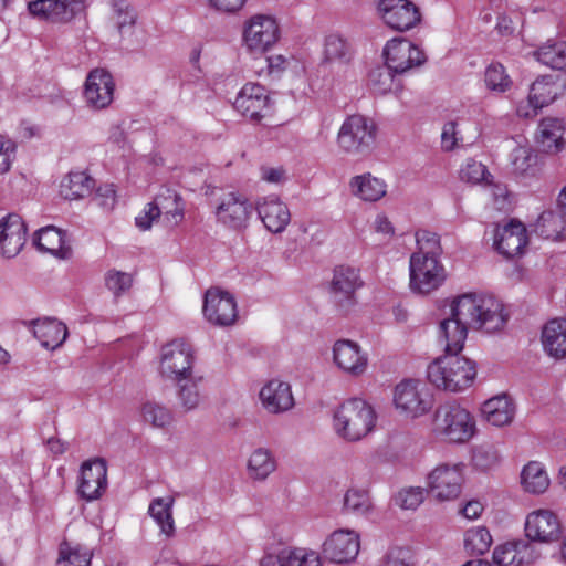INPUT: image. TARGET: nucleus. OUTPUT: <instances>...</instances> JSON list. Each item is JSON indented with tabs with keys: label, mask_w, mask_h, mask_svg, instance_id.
Wrapping results in <instances>:
<instances>
[{
	"label": "nucleus",
	"mask_w": 566,
	"mask_h": 566,
	"mask_svg": "<svg viewBox=\"0 0 566 566\" xmlns=\"http://www.w3.org/2000/svg\"><path fill=\"white\" fill-rule=\"evenodd\" d=\"M376 419V412L368 402L353 398L336 408L333 416V426L337 436L344 440L355 442L374 430Z\"/></svg>",
	"instance_id": "7ed1b4c3"
},
{
	"label": "nucleus",
	"mask_w": 566,
	"mask_h": 566,
	"mask_svg": "<svg viewBox=\"0 0 566 566\" xmlns=\"http://www.w3.org/2000/svg\"><path fill=\"white\" fill-rule=\"evenodd\" d=\"M33 335L46 349H55L61 346L67 336L66 326L55 318H43L31 322Z\"/></svg>",
	"instance_id": "c756f323"
},
{
	"label": "nucleus",
	"mask_w": 566,
	"mask_h": 566,
	"mask_svg": "<svg viewBox=\"0 0 566 566\" xmlns=\"http://www.w3.org/2000/svg\"><path fill=\"white\" fill-rule=\"evenodd\" d=\"M565 133L564 123L559 118H543L537 129V142L546 151H557L560 149L563 136Z\"/></svg>",
	"instance_id": "72a5a7b5"
},
{
	"label": "nucleus",
	"mask_w": 566,
	"mask_h": 566,
	"mask_svg": "<svg viewBox=\"0 0 566 566\" xmlns=\"http://www.w3.org/2000/svg\"><path fill=\"white\" fill-rule=\"evenodd\" d=\"M452 313L462 317L471 329L492 334L502 331L509 321L503 302L488 293H464L452 302Z\"/></svg>",
	"instance_id": "f257e3e1"
},
{
	"label": "nucleus",
	"mask_w": 566,
	"mask_h": 566,
	"mask_svg": "<svg viewBox=\"0 0 566 566\" xmlns=\"http://www.w3.org/2000/svg\"><path fill=\"white\" fill-rule=\"evenodd\" d=\"M105 284L116 296L128 291L133 284V276L129 273L109 270L105 275Z\"/></svg>",
	"instance_id": "4d7b16f0"
},
{
	"label": "nucleus",
	"mask_w": 566,
	"mask_h": 566,
	"mask_svg": "<svg viewBox=\"0 0 566 566\" xmlns=\"http://www.w3.org/2000/svg\"><path fill=\"white\" fill-rule=\"evenodd\" d=\"M140 415L145 423L156 429H166L175 420L172 410L155 400L144 402L140 407Z\"/></svg>",
	"instance_id": "a19ab883"
},
{
	"label": "nucleus",
	"mask_w": 566,
	"mask_h": 566,
	"mask_svg": "<svg viewBox=\"0 0 566 566\" xmlns=\"http://www.w3.org/2000/svg\"><path fill=\"white\" fill-rule=\"evenodd\" d=\"M462 463H440L427 476L428 490L440 502L455 500L464 482Z\"/></svg>",
	"instance_id": "6e6552de"
},
{
	"label": "nucleus",
	"mask_w": 566,
	"mask_h": 566,
	"mask_svg": "<svg viewBox=\"0 0 566 566\" xmlns=\"http://www.w3.org/2000/svg\"><path fill=\"white\" fill-rule=\"evenodd\" d=\"M175 500L171 496L154 499L148 507L149 515L160 527V532L167 537L175 535V522L172 517V506Z\"/></svg>",
	"instance_id": "e433bc0d"
},
{
	"label": "nucleus",
	"mask_w": 566,
	"mask_h": 566,
	"mask_svg": "<svg viewBox=\"0 0 566 566\" xmlns=\"http://www.w3.org/2000/svg\"><path fill=\"white\" fill-rule=\"evenodd\" d=\"M363 286L359 270L353 266L340 265L334 270L331 292L334 302L343 311H348L355 303V293Z\"/></svg>",
	"instance_id": "4468645a"
},
{
	"label": "nucleus",
	"mask_w": 566,
	"mask_h": 566,
	"mask_svg": "<svg viewBox=\"0 0 566 566\" xmlns=\"http://www.w3.org/2000/svg\"><path fill=\"white\" fill-rule=\"evenodd\" d=\"M261 179L270 184H280L285 179L283 167L262 166L260 168Z\"/></svg>",
	"instance_id": "774afa93"
},
{
	"label": "nucleus",
	"mask_w": 566,
	"mask_h": 566,
	"mask_svg": "<svg viewBox=\"0 0 566 566\" xmlns=\"http://www.w3.org/2000/svg\"><path fill=\"white\" fill-rule=\"evenodd\" d=\"M107 488V465L104 459L97 458L85 461L81 465L78 494L86 501L102 496Z\"/></svg>",
	"instance_id": "a211bd4d"
},
{
	"label": "nucleus",
	"mask_w": 566,
	"mask_h": 566,
	"mask_svg": "<svg viewBox=\"0 0 566 566\" xmlns=\"http://www.w3.org/2000/svg\"><path fill=\"white\" fill-rule=\"evenodd\" d=\"M491 175L488 172L486 167L475 159L469 158L461 166L459 177L462 181L478 185L488 181Z\"/></svg>",
	"instance_id": "5fc2aeb1"
},
{
	"label": "nucleus",
	"mask_w": 566,
	"mask_h": 566,
	"mask_svg": "<svg viewBox=\"0 0 566 566\" xmlns=\"http://www.w3.org/2000/svg\"><path fill=\"white\" fill-rule=\"evenodd\" d=\"M281 39V28L275 17L256 13L242 23L241 44L245 52L262 55Z\"/></svg>",
	"instance_id": "423d86ee"
},
{
	"label": "nucleus",
	"mask_w": 566,
	"mask_h": 566,
	"mask_svg": "<svg viewBox=\"0 0 566 566\" xmlns=\"http://www.w3.org/2000/svg\"><path fill=\"white\" fill-rule=\"evenodd\" d=\"M343 509L347 513L366 516L371 513L374 505L369 491L360 488H349L344 494Z\"/></svg>",
	"instance_id": "c03bdc74"
},
{
	"label": "nucleus",
	"mask_w": 566,
	"mask_h": 566,
	"mask_svg": "<svg viewBox=\"0 0 566 566\" xmlns=\"http://www.w3.org/2000/svg\"><path fill=\"white\" fill-rule=\"evenodd\" d=\"M91 557L88 549H84L80 545L71 546L65 542L60 548L57 566H90Z\"/></svg>",
	"instance_id": "09e8293b"
},
{
	"label": "nucleus",
	"mask_w": 566,
	"mask_h": 566,
	"mask_svg": "<svg viewBox=\"0 0 566 566\" xmlns=\"http://www.w3.org/2000/svg\"><path fill=\"white\" fill-rule=\"evenodd\" d=\"M386 65L396 74H403L426 62L424 53L407 39L396 38L384 49Z\"/></svg>",
	"instance_id": "9b49d317"
},
{
	"label": "nucleus",
	"mask_w": 566,
	"mask_h": 566,
	"mask_svg": "<svg viewBox=\"0 0 566 566\" xmlns=\"http://www.w3.org/2000/svg\"><path fill=\"white\" fill-rule=\"evenodd\" d=\"M544 350L552 357H566V318H553L542 329Z\"/></svg>",
	"instance_id": "c85d7f7f"
},
{
	"label": "nucleus",
	"mask_w": 566,
	"mask_h": 566,
	"mask_svg": "<svg viewBox=\"0 0 566 566\" xmlns=\"http://www.w3.org/2000/svg\"><path fill=\"white\" fill-rule=\"evenodd\" d=\"M527 244L526 228L517 220L496 230L494 238L495 249L507 259L518 256Z\"/></svg>",
	"instance_id": "b1692460"
},
{
	"label": "nucleus",
	"mask_w": 566,
	"mask_h": 566,
	"mask_svg": "<svg viewBox=\"0 0 566 566\" xmlns=\"http://www.w3.org/2000/svg\"><path fill=\"white\" fill-rule=\"evenodd\" d=\"M33 242L40 251L59 258H65L69 252V249L65 247L64 234L53 226L38 230Z\"/></svg>",
	"instance_id": "c9c22d12"
},
{
	"label": "nucleus",
	"mask_w": 566,
	"mask_h": 566,
	"mask_svg": "<svg viewBox=\"0 0 566 566\" xmlns=\"http://www.w3.org/2000/svg\"><path fill=\"white\" fill-rule=\"evenodd\" d=\"M395 75L396 73L386 64L378 65L369 72L368 84L375 93L384 95L400 87Z\"/></svg>",
	"instance_id": "a18cd8bd"
},
{
	"label": "nucleus",
	"mask_w": 566,
	"mask_h": 566,
	"mask_svg": "<svg viewBox=\"0 0 566 566\" xmlns=\"http://www.w3.org/2000/svg\"><path fill=\"white\" fill-rule=\"evenodd\" d=\"M116 15V27L123 39H128L129 42H133L132 36L135 33V23L137 20V14L134 9H118Z\"/></svg>",
	"instance_id": "13d9d810"
},
{
	"label": "nucleus",
	"mask_w": 566,
	"mask_h": 566,
	"mask_svg": "<svg viewBox=\"0 0 566 566\" xmlns=\"http://www.w3.org/2000/svg\"><path fill=\"white\" fill-rule=\"evenodd\" d=\"M349 190L353 196L360 200L376 202L386 195L387 185L370 172H366L350 178Z\"/></svg>",
	"instance_id": "7c9ffc66"
},
{
	"label": "nucleus",
	"mask_w": 566,
	"mask_h": 566,
	"mask_svg": "<svg viewBox=\"0 0 566 566\" xmlns=\"http://www.w3.org/2000/svg\"><path fill=\"white\" fill-rule=\"evenodd\" d=\"M416 242L418 251L413 254H419L422 258H439L441 254L440 238L437 233L429 230H419L416 232Z\"/></svg>",
	"instance_id": "603ef678"
},
{
	"label": "nucleus",
	"mask_w": 566,
	"mask_h": 566,
	"mask_svg": "<svg viewBox=\"0 0 566 566\" xmlns=\"http://www.w3.org/2000/svg\"><path fill=\"white\" fill-rule=\"evenodd\" d=\"M535 55L541 63L566 72V41H547L536 51Z\"/></svg>",
	"instance_id": "37998d69"
},
{
	"label": "nucleus",
	"mask_w": 566,
	"mask_h": 566,
	"mask_svg": "<svg viewBox=\"0 0 566 566\" xmlns=\"http://www.w3.org/2000/svg\"><path fill=\"white\" fill-rule=\"evenodd\" d=\"M17 144L6 135H0V175L8 172L15 158Z\"/></svg>",
	"instance_id": "052dcab7"
},
{
	"label": "nucleus",
	"mask_w": 566,
	"mask_h": 566,
	"mask_svg": "<svg viewBox=\"0 0 566 566\" xmlns=\"http://www.w3.org/2000/svg\"><path fill=\"white\" fill-rule=\"evenodd\" d=\"M203 377L192 374L182 380H176L177 399L185 412L197 409L202 400L201 384Z\"/></svg>",
	"instance_id": "2f4dec72"
},
{
	"label": "nucleus",
	"mask_w": 566,
	"mask_h": 566,
	"mask_svg": "<svg viewBox=\"0 0 566 566\" xmlns=\"http://www.w3.org/2000/svg\"><path fill=\"white\" fill-rule=\"evenodd\" d=\"M259 396L262 406L270 413H281L294 406L290 385L281 380H270L262 387Z\"/></svg>",
	"instance_id": "a878e982"
},
{
	"label": "nucleus",
	"mask_w": 566,
	"mask_h": 566,
	"mask_svg": "<svg viewBox=\"0 0 566 566\" xmlns=\"http://www.w3.org/2000/svg\"><path fill=\"white\" fill-rule=\"evenodd\" d=\"M193 360L192 347L184 339H175L161 348L159 371L167 379L182 380L195 374Z\"/></svg>",
	"instance_id": "1a4fd4ad"
},
{
	"label": "nucleus",
	"mask_w": 566,
	"mask_h": 566,
	"mask_svg": "<svg viewBox=\"0 0 566 566\" xmlns=\"http://www.w3.org/2000/svg\"><path fill=\"white\" fill-rule=\"evenodd\" d=\"M428 379L437 388L461 392L472 386L476 369L473 361L458 354H447L428 366Z\"/></svg>",
	"instance_id": "f03ea898"
},
{
	"label": "nucleus",
	"mask_w": 566,
	"mask_h": 566,
	"mask_svg": "<svg viewBox=\"0 0 566 566\" xmlns=\"http://www.w3.org/2000/svg\"><path fill=\"white\" fill-rule=\"evenodd\" d=\"M564 223L559 212L544 211L536 221L535 232L544 239L558 240L564 230Z\"/></svg>",
	"instance_id": "49530a36"
},
{
	"label": "nucleus",
	"mask_w": 566,
	"mask_h": 566,
	"mask_svg": "<svg viewBox=\"0 0 566 566\" xmlns=\"http://www.w3.org/2000/svg\"><path fill=\"white\" fill-rule=\"evenodd\" d=\"M459 142V132L454 122L446 123L441 133L442 149L450 151L453 150Z\"/></svg>",
	"instance_id": "0e129e2a"
},
{
	"label": "nucleus",
	"mask_w": 566,
	"mask_h": 566,
	"mask_svg": "<svg viewBox=\"0 0 566 566\" xmlns=\"http://www.w3.org/2000/svg\"><path fill=\"white\" fill-rule=\"evenodd\" d=\"M203 315L214 325H232L238 317L237 302L228 292L218 289L208 290L205 295Z\"/></svg>",
	"instance_id": "dca6fc26"
},
{
	"label": "nucleus",
	"mask_w": 566,
	"mask_h": 566,
	"mask_svg": "<svg viewBox=\"0 0 566 566\" xmlns=\"http://www.w3.org/2000/svg\"><path fill=\"white\" fill-rule=\"evenodd\" d=\"M530 95L535 105L544 107L556 98V86L544 78L537 80L532 84Z\"/></svg>",
	"instance_id": "6e6d98bb"
},
{
	"label": "nucleus",
	"mask_w": 566,
	"mask_h": 566,
	"mask_svg": "<svg viewBox=\"0 0 566 566\" xmlns=\"http://www.w3.org/2000/svg\"><path fill=\"white\" fill-rule=\"evenodd\" d=\"M483 418L494 427H504L513 421L515 405L505 394L488 399L482 406Z\"/></svg>",
	"instance_id": "bb28decb"
},
{
	"label": "nucleus",
	"mask_w": 566,
	"mask_h": 566,
	"mask_svg": "<svg viewBox=\"0 0 566 566\" xmlns=\"http://www.w3.org/2000/svg\"><path fill=\"white\" fill-rule=\"evenodd\" d=\"M276 470L273 453L265 448L255 449L248 460V474L254 481L266 480Z\"/></svg>",
	"instance_id": "58836bf2"
},
{
	"label": "nucleus",
	"mask_w": 566,
	"mask_h": 566,
	"mask_svg": "<svg viewBox=\"0 0 566 566\" xmlns=\"http://www.w3.org/2000/svg\"><path fill=\"white\" fill-rule=\"evenodd\" d=\"M260 566H287L283 547L265 553L260 560Z\"/></svg>",
	"instance_id": "338daca9"
},
{
	"label": "nucleus",
	"mask_w": 566,
	"mask_h": 566,
	"mask_svg": "<svg viewBox=\"0 0 566 566\" xmlns=\"http://www.w3.org/2000/svg\"><path fill=\"white\" fill-rule=\"evenodd\" d=\"M484 83L490 91L503 93L511 87L512 81L502 64H490L484 73Z\"/></svg>",
	"instance_id": "864d4df0"
},
{
	"label": "nucleus",
	"mask_w": 566,
	"mask_h": 566,
	"mask_svg": "<svg viewBox=\"0 0 566 566\" xmlns=\"http://www.w3.org/2000/svg\"><path fill=\"white\" fill-rule=\"evenodd\" d=\"M432 432L450 443H465L475 433V420L469 410L459 403L440 405L432 418Z\"/></svg>",
	"instance_id": "20e7f679"
},
{
	"label": "nucleus",
	"mask_w": 566,
	"mask_h": 566,
	"mask_svg": "<svg viewBox=\"0 0 566 566\" xmlns=\"http://www.w3.org/2000/svg\"><path fill=\"white\" fill-rule=\"evenodd\" d=\"M511 163L516 172H526L535 163L533 150L528 146H517L511 154Z\"/></svg>",
	"instance_id": "bf43d9fd"
},
{
	"label": "nucleus",
	"mask_w": 566,
	"mask_h": 566,
	"mask_svg": "<svg viewBox=\"0 0 566 566\" xmlns=\"http://www.w3.org/2000/svg\"><path fill=\"white\" fill-rule=\"evenodd\" d=\"M333 360L344 373L359 376L365 373L368 358L360 346L349 339H339L333 346Z\"/></svg>",
	"instance_id": "5701e85b"
},
{
	"label": "nucleus",
	"mask_w": 566,
	"mask_h": 566,
	"mask_svg": "<svg viewBox=\"0 0 566 566\" xmlns=\"http://www.w3.org/2000/svg\"><path fill=\"white\" fill-rule=\"evenodd\" d=\"M469 328H471L470 325L452 312L451 317L440 323L439 337L444 342L448 354H458L463 348Z\"/></svg>",
	"instance_id": "cd10ccee"
},
{
	"label": "nucleus",
	"mask_w": 566,
	"mask_h": 566,
	"mask_svg": "<svg viewBox=\"0 0 566 566\" xmlns=\"http://www.w3.org/2000/svg\"><path fill=\"white\" fill-rule=\"evenodd\" d=\"M252 209L244 195L230 191L221 196L216 207V217L223 226L238 230L247 227Z\"/></svg>",
	"instance_id": "f8f14e48"
},
{
	"label": "nucleus",
	"mask_w": 566,
	"mask_h": 566,
	"mask_svg": "<svg viewBox=\"0 0 566 566\" xmlns=\"http://www.w3.org/2000/svg\"><path fill=\"white\" fill-rule=\"evenodd\" d=\"M427 489L421 486H406L394 496V503L401 510H417L424 501Z\"/></svg>",
	"instance_id": "8fccbe9b"
},
{
	"label": "nucleus",
	"mask_w": 566,
	"mask_h": 566,
	"mask_svg": "<svg viewBox=\"0 0 566 566\" xmlns=\"http://www.w3.org/2000/svg\"><path fill=\"white\" fill-rule=\"evenodd\" d=\"M255 209L264 227L272 233L282 232L291 221L287 206L276 196L260 199Z\"/></svg>",
	"instance_id": "393cba45"
},
{
	"label": "nucleus",
	"mask_w": 566,
	"mask_h": 566,
	"mask_svg": "<svg viewBox=\"0 0 566 566\" xmlns=\"http://www.w3.org/2000/svg\"><path fill=\"white\" fill-rule=\"evenodd\" d=\"M525 536L532 542L552 543L559 539L562 524L558 516L549 510H536L527 514Z\"/></svg>",
	"instance_id": "2eb2a0df"
},
{
	"label": "nucleus",
	"mask_w": 566,
	"mask_h": 566,
	"mask_svg": "<svg viewBox=\"0 0 566 566\" xmlns=\"http://www.w3.org/2000/svg\"><path fill=\"white\" fill-rule=\"evenodd\" d=\"M114 87L113 77L107 71L103 69L91 71L84 88L87 105L95 109L106 108L113 102Z\"/></svg>",
	"instance_id": "aec40b11"
},
{
	"label": "nucleus",
	"mask_w": 566,
	"mask_h": 566,
	"mask_svg": "<svg viewBox=\"0 0 566 566\" xmlns=\"http://www.w3.org/2000/svg\"><path fill=\"white\" fill-rule=\"evenodd\" d=\"M360 547L359 536L352 530L332 533L323 544V553L331 562L344 564L353 562Z\"/></svg>",
	"instance_id": "6ab92c4d"
},
{
	"label": "nucleus",
	"mask_w": 566,
	"mask_h": 566,
	"mask_svg": "<svg viewBox=\"0 0 566 566\" xmlns=\"http://www.w3.org/2000/svg\"><path fill=\"white\" fill-rule=\"evenodd\" d=\"M521 483L526 492L541 494L548 489L549 478L542 463L532 461L523 468Z\"/></svg>",
	"instance_id": "ea45409f"
},
{
	"label": "nucleus",
	"mask_w": 566,
	"mask_h": 566,
	"mask_svg": "<svg viewBox=\"0 0 566 566\" xmlns=\"http://www.w3.org/2000/svg\"><path fill=\"white\" fill-rule=\"evenodd\" d=\"M378 10L384 22L394 30L407 31L420 22V12L409 0H380Z\"/></svg>",
	"instance_id": "f3484780"
},
{
	"label": "nucleus",
	"mask_w": 566,
	"mask_h": 566,
	"mask_svg": "<svg viewBox=\"0 0 566 566\" xmlns=\"http://www.w3.org/2000/svg\"><path fill=\"white\" fill-rule=\"evenodd\" d=\"M83 7V0H35L28 4L30 14L53 22L71 21Z\"/></svg>",
	"instance_id": "412c9836"
},
{
	"label": "nucleus",
	"mask_w": 566,
	"mask_h": 566,
	"mask_svg": "<svg viewBox=\"0 0 566 566\" xmlns=\"http://www.w3.org/2000/svg\"><path fill=\"white\" fill-rule=\"evenodd\" d=\"M323 63L328 65H347L354 56L352 45L338 34L325 39Z\"/></svg>",
	"instance_id": "473e14b6"
},
{
	"label": "nucleus",
	"mask_w": 566,
	"mask_h": 566,
	"mask_svg": "<svg viewBox=\"0 0 566 566\" xmlns=\"http://www.w3.org/2000/svg\"><path fill=\"white\" fill-rule=\"evenodd\" d=\"M373 228L375 232L381 234L385 240H390L395 235V227L389 218L384 213L376 216L373 222Z\"/></svg>",
	"instance_id": "69168bd1"
},
{
	"label": "nucleus",
	"mask_w": 566,
	"mask_h": 566,
	"mask_svg": "<svg viewBox=\"0 0 566 566\" xmlns=\"http://www.w3.org/2000/svg\"><path fill=\"white\" fill-rule=\"evenodd\" d=\"M94 180L83 171H72L63 178L60 193L64 199L76 200L91 195Z\"/></svg>",
	"instance_id": "f704fd0d"
},
{
	"label": "nucleus",
	"mask_w": 566,
	"mask_h": 566,
	"mask_svg": "<svg viewBox=\"0 0 566 566\" xmlns=\"http://www.w3.org/2000/svg\"><path fill=\"white\" fill-rule=\"evenodd\" d=\"M27 226L17 213H9L0 219V254L14 258L25 244Z\"/></svg>",
	"instance_id": "4be33fe9"
},
{
	"label": "nucleus",
	"mask_w": 566,
	"mask_h": 566,
	"mask_svg": "<svg viewBox=\"0 0 566 566\" xmlns=\"http://www.w3.org/2000/svg\"><path fill=\"white\" fill-rule=\"evenodd\" d=\"M528 547L530 544L523 539L500 545L493 551V562L496 566H520L524 563L522 553Z\"/></svg>",
	"instance_id": "79ce46f5"
},
{
	"label": "nucleus",
	"mask_w": 566,
	"mask_h": 566,
	"mask_svg": "<svg viewBox=\"0 0 566 566\" xmlns=\"http://www.w3.org/2000/svg\"><path fill=\"white\" fill-rule=\"evenodd\" d=\"M410 289L412 292L428 294L437 290L446 280L442 264L434 256L422 258L411 254L409 261Z\"/></svg>",
	"instance_id": "9d476101"
},
{
	"label": "nucleus",
	"mask_w": 566,
	"mask_h": 566,
	"mask_svg": "<svg viewBox=\"0 0 566 566\" xmlns=\"http://www.w3.org/2000/svg\"><path fill=\"white\" fill-rule=\"evenodd\" d=\"M160 217L158 207L155 201L147 203L143 211L135 218V223L142 231H147L151 228L153 222Z\"/></svg>",
	"instance_id": "e2e57ef3"
},
{
	"label": "nucleus",
	"mask_w": 566,
	"mask_h": 566,
	"mask_svg": "<svg viewBox=\"0 0 566 566\" xmlns=\"http://www.w3.org/2000/svg\"><path fill=\"white\" fill-rule=\"evenodd\" d=\"M287 566H322L319 554L306 547L283 546Z\"/></svg>",
	"instance_id": "de8ad7c7"
},
{
	"label": "nucleus",
	"mask_w": 566,
	"mask_h": 566,
	"mask_svg": "<svg viewBox=\"0 0 566 566\" xmlns=\"http://www.w3.org/2000/svg\"><path fill=\"white\" fill-rule=\"evenodd\" d=\"M377 130L371 118L360 114L349 115L338 129L337 147L345 155L366 156L375 146Z\"/></svg>",
	"instance_id": "39448f33"
},
{
	"label": "nucleus",
	"mask_w": 566,
	"mask_h": 566,
	"mask_svg": "<svg viewBox=\"0 0 566 566\" xmlns=\"http://www.w3.org/2000/svg\"><path fill=\"white\" fill-rule=\"evenodd\" d=\"M205 7L210 10L224 14H235L240 12L247 3V0H200Z\"/></svg>",
	"instance_id": "680f3d73"
},
{
	"label": "nucleus",
	"mask_w": 566,
	"mask_h": 566,
	"mask_svg": "<svg viewBox=\"0 0 566 566\" xmlns=\"http://www.w3.org/2000/svg\"><path fill=\"white\" fill-rule=\"evenodd\" d=\"M492 544V536L486 527H475L465 533L464 545L468 552L483 555Z\"/></svg>",
	"instance_id": "3c124183"
},
{
	"label": "nucleus",
	"mask_w": 566,
	"mask_h": 566,
	"mask_svg": "<svg viewBox=\"0 0 566 566\" xmlns=\"http://www.w3.org/2000/svg\"><path fill=\"white\" fill-rule=\"evenodd\" d=\"M233 106L244 117L259 122L269 113L271 98L264 86L256 83H247L239 91Z\"/></svg>",
	"instance_id": "ddd939ff"
},
{
	"label": "nucleus",
	"mask_w": 566,
	"mask_h": 566,
	"mask_svg": "<svg viewBox=\"0 0 566 566\" xmlns=\"http://www.w3.org/2000/svg\"><path fill=\"white\" fill-rule=\"evenodd\" d=\"M394 406L407 419L420 418L433 408L434 399L429 388L420 380L405 379L394 389Z\"/></svg>",
	"instance_id": "0eeeda50"
},
{
	"label": "nucleus",
	"mask_w": 566,
	"mask_h": 566,
	"mask_svg": "<svg viewBox=\"0 0 566 566\" xmlns=\"http://www.w3.org/2000/svg\"><path fill=\"white\" fill-rule=\"evenodd\" d=\"M159 214L164 216L170 224H178L184 219L181 197L172 189H163L154 199Z\"/></svg>",
	"instance_id": "4c0bfd02"
}]
</instances>
